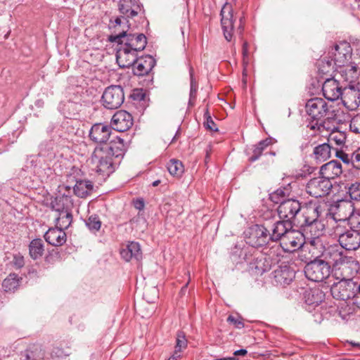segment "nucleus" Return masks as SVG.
<instances>
[{
	"label": "nucleus",
	"instance_id": "5",
	"mask_svg": "<svg viewBox=\"0 0 360 360\" xmlns=\"http://www.w3.org/2000/svg\"><path fill=\"white\" fill-rule=\"evenodd\" d=\"M119 10L122 15L117 17L115 20L114 28L125 27L129 29L130 24L128 18H132L137 15L141 11V6L136 0H120L119 2Z\"/></svg>",
	"mask_w": 360,
	"mask_h": 360
},
{
	"label": "nucleus",
	"instance_id": "32",
	"mask_svg": "<svg viewBox=\"0 0 360 360\" xmlns=\"http://www.w3.org/2000/svg\"><path fill=\"white\" fill-rule=\"evenodd\" d=\"M28 248L30 257L34 260L38 259L44 252V242L41 238H34L30 241Z\"/></svg>",
	"mask_w": 360,
	"mask_h": 360
},
{
	"label": "nucleus",
	"instance_id": "27",
	"mask_svg": "<svg viewBox=\"0 0 360 360\" xmlns=\"http://www.w3.org/2000/svg\"><path fill=\"white\" fill-rule=\"evenodd\" d=\"M307 127L311 130L317 129L320 133H326L325 135H332V134L335 132L342 133L337 126V124L329 120H325L323 122H319V120L314 122L311 121L307 124Z\"/></svg>",
	"mask_w": 360,
	"mask_h": 360
},
{
	"label": "nucleus",
	"instance_id": "19",
	"mask_svg": "<svg viewBox=\"0 0 360 360\" xmlns=\"http://www.w3.org/2000/svg\"><path fill=\"white\" fill-rule=\"evenodd\" d=\"M112 130L117 132L127 131L133 124L131 115L125 110L117 112L112 118Z\"/></svg>",
	"mask_w": 360,
	"mask_h": 360
},
{
	"label": "nucleus",
	"instance_id": "24",
	"mask_svg": "<svg viewBox=\"0 0 360 360\" xmlns=\"http://www.w3.org/2000/svg\"><path fill=\"white\" fill-rule=\"evenodd\" d=\"M319 173L329 181L334 179L342 174V164L338 160H330L321 167Z\"/></svg>",
	"mask_w": 360,
	"mask_h": 360
},
{
	"label": "nucleus",
	"instance_id": "16",
	"mask_svg": "<svg viewBox=\"0 0 360 360\" xmlns=\"http://www.w3.org/2000/svg\"><path fill=\"white\" fill-rule=\"evenodd\" d=\"M338 242L346 250H356L360 248V232L353 229L346 230L339 235Z\"/></svg>",
	"mask_w": 360,
	"mask_h": 360
},
{
	"label": "nucleus",
	"instance_id": "44",
	"mask_svg": "<svg viewBox=\"0 0 360 360\" xmlns=\"http://www.w3.org/2000/svg\"><path fill=\"white\" fill-rule=\"evenodd\" d=\"M335 156L341 160L343 163L347 166H352L354 169V158H353V153L349 155L344 152L342 150H336Z\"/></svg>",
	"mask_w": 360,
	"mask_h": 360
},
{
	"label": "nucleus",
	"instance_id": "26",
	"mask_svg": "<svg viewBox=\"0 0 360 360\" xmlns=\"http://www.w3.org/2000/svg\"><path fill=\"white\" fill-rule=\"evenodd\" d=\"M44 237L49 244L56 247L63 245L67 240L64 230L57 226L55 228H49Z\"/></svg>",
	"mask_w": 360,
	"mask_h": 360
},
{
	"label": "nucleus",
	"instance_id": "57",
	"mask_svg": "<svg viewBox=\"0 0 360 360\" xmlns=\"http://www.w3.org/2000/svg\"><path fill=\"white\" fill-rule=\"evenodd\" d=\"M248 354V351L245 349H240L233 352V356L237 359V356H245Z\"/></svg>",
	"mask_w": 360,
	"mask_h": 360
},
{
	"label": "nucleus",
	"instance_id": "11",
	"mask_svg": "<svg viewBox=\"0 0 360 360\" xmlns=\"http://www.w3.org/2000/svg\"><path fill=\"white\" fill-rule=\"evenodd\" d=\"M329 55H331V57H333L336 69L354 63L352 61V49L349 44L346 41L336 44L332 48Z\"/></svg>",
	"mask_w": 360,
	"mask_h": 360
},
{
	"label": "nucleus",
	"instance_id": "2",
	"mask_svg": "<svg viewBox=\"0 0 360 360\" xmlns=\"http://www.w3.org/2000/svg\"><path fill=\"white\" fill-rule=\"evenodd\" d=\"M340 82L345 86V101L350 110L360 105V71L356 63L336 69Z\"/></svg>",
	"mask_w": 360,
	"mask_h": 360
},
{
	"label": "nucleus",
	"instance_id": "49",
	"mask_svg": "<svg viewBox=\"0 0 360 360\" xmlns=\"http://www.w3.org/2000/svg\"><path fill=\"white\" fill-rule=\"evenodd\" d=\"M12 264L15 269H20L25 264L24 257L20 252L14 254L13 255Z\"/></svg>",
	"mask_w": 360,
	"mask_h": 360
},
{
	"label": "nucleus",
	"instance_id": "58",
	"mask_svg": "<svg viewBox=\"0 0 360 360\" xmlns=\"http://www.w3.org/2000/svg\"><path fill=\"white\" fill-rule=\"evenodd\" d=\"M133 96L134 98H136L139 101H142V100H144V98H145V94L137 90V91H134Z\"/></svg>",
	"mask_w": 360,
	"mask_h": 360
},
{
	"label": "nucleus",
	"instance_id": "55",
	"mask_svg": "<svg viewBox=\"0 0 360 360\" xmlns=\"http://www.w3.org/2000/svg\"><path fill=\"white\" fill-rule=\"evenodd\" d=\"M51 358H53V359H54V358L61 359V358H63L64 356H66L67 354H65L63 349L59 348V347H55L51 351Z\"/></svg>",
	"mask_w": 360,
	"mask_h": 360
},
{
	"label": "nucleus",
	"instance_id": "35",
	"mask_svg": "<svg viewBox=\"0 0 360 360\" xmlns=\"http://www.w3.org/2000/svg\"><path fill=\"white\" fill-rule=\"evenodd\" d=\"M346 193L345 198L348 199L349 202H360V181L348 183L345 186Z\"/></svg>",
	"mask_w": 360,
	"mask_h": 360
},
{
	"label": "nucleus",
	"instance_id": "6",
	"mask_svg": "<svg viewBox=\"0 0 360 360\" xmlns=\"http://www.w3.org/2000/svg\"><path fill=\"white\" fill-rule=\"evenodd\" d=\"M306 265L304 272L306 277L314 282H321L328 278L331 273V269L327 262L323 259L304 261Z\"/></svg>",
	"mask_w": 360,
	"mask_h": 360
},
{
	"label": "nucleus",
	"instance_id": "12",
	"mask_svg": "<svg viewBox=\"0 0 360 360\" xmlns=\"http://www.w3.org/2000/svg\"><path fill=\"white\" fill-rule=\"evenodd\" d=\"M124 101V91L120 86H110L107 87L102 96L103 106L110 110L120 108Z\"/></svg>",
	"mask_w": 360,
	"mask_h": 360
},
{
	"label": "nucleus",
	"instance_id": "10",
	"mask_svg": "<svg viewBox=\"0 0 360 360\" xmlns=\"http://www.w3.org/2000/svg\"><path fill=\"white\" fill-rule=\"evenodd\" d=\"M322 91L328 101H334L341 98L344 105L350 110L349 105L345 101V86L340 81L334 78L327 79L322 85Z\"/></svg>",
	"mask_w": 360,
	"mask_h": 360
},
{
	"label": "nucleus",
	"instance_id": "39",
	"mask_svg": "<svg viewBox=\"0 0 360 360\" xmlns=\"http://www.w3.org/2000/svg\"><path fill=\"white\" fill-rule=\"evenodd\" d=\"M167 169L171 175L180 177L184 172V167L180 160L171 159L167 163Z\"/></svg>",
	"mask_w": 360,
	"mask_h": 360
},
{
	"label": "nucleus",
	"instance_id": "23",
	"mask_svg": "<svg viewBox=\"0 0 360 360\" xmlns=\"http://www.w3.org/2000/svg\"><path fill=\"white\" fill-rule=\"evenodd\" d=\"M155 63V60L149 55L137 58L132 65L133 72L139 77L146 75L153 70Z\"/></svg>",
	"mask_w": 360,
	"mask_h": 360
},
{
	"label": "nucleus",
	"instance_id": "7",
	"mask_svg": "<svg viewBox=\"0 0 360 360\" xmlns=\"http://www.w3.org/2000/svg\"><path fill=\"white\" fill-rule=\"evenodd\" d=\"M246 243L252 248H260L271 240L270 232L264 224H255L244 233Z\"/></svg>",
	"mask_w": 360,
	"mask_h": 360
},
{
	"label": "nucleus",
	"instance_id": "52",
	"mask_svg": "<svg viewBox=\"0 0 360 360\" xmlns=\"http://www.w3.org/2000/svg\"><path fill=\"white\" fill-rule=\"evenodd\" d=\"M353 158H354V169H356V175L360 178V147L353 152Z\"/></svg>",
	"mask_w": 360,
	"mask_h": 360
},
{
	"label": "nucleus",
	"instance_id": "14",
	"mask_svg": "<svg viewBox=\"0 0 360 360\" xmlns=\"http://www.w3.org/2000/svg\"><path fill=\"white\" fill-rule=\"evenodd\" d=\"M306 111L311 121L316 122L325 117L328 112L327 103L321 98H313L309 99L305 105Z\"/></svg>",
	"mask_w": 360,
	"mask_h": 360
},
{
	"label": "nucleus",
	"instance_id": "37",
	"mask_svg": "<svg viewBox=\"0 0 360 360\" xmlns=\"http://www.w3.org/2000/svg\"><path fill=\"white\" fill-rule=\"evenodd\" d=\"M72 221V214L70 210L59 213L56 218V224L63 230L67 229Z\"/></svg>",
	"mask_w": 360,
	"mask_h": 360
},
{
	"label": "nucleus",
	"instance_id": "20",
	"mask_svg": "<svg viewBox=\"0 0 360 360\" xmlns=\"http://www.w3.org/2000/svg\"><path fill=\"white\" fill-rule=\"evenodd\" d=\"M294 223L289 219H281L276 221L272 226L270 238L271 241L277 242L281 238H285L291 229L293 227Z\"/></svg>",
	"mask_w": 360,
	"mask_h": 360
},
{
	"label": "nucleus",
	"instance_id": "36",
	"mask_svg": "<svg viewBox=\"0 0 360 360\" xmlns=\"http://www.w3.org/2000/svg\"><path fill=\"white\" fill-rule=\"evenodd\" d=\"M20 278L15 273L10 274L2 282V288L5 292H13L20 285Z\"/></svg>",
	"mask_w": 360,
	"mask_h": 360
},
{
	"label": "nucleus",
	"instance_id": "45",
	"mask_svg": "<svg viewBox=\"0 0 360 360\" xmlns=\"http://www.w3.org/2000/svg\"><path fill=\"white\" fill-rule=\"evenodd\" d=\"M250 268L257 275H262L266 271L262 259H258L257 258H255V260L250 262Z\"/></svg>",
	"mask_w": 360,
	"mask_h": 360
},
{
	"label": "nucleus",
	"instance_id": "48",
	"mask_svg": "<svg viewBox=\"0 0 360 360\" xmlns=\"http://www.w3.org/2000/svg\"><path fill=\"white\" fill-rule=\"evenodd\" d=\"M309 243V247L318 248L319 250L324 249L320 236H306L305 243Z\"/></svg>",
	"mask_w": 360,
	"mask_h": 360
},
{
	"label": "nucleus",
	"instance_id": "28",
	"mask_svg": "<svg viewBox=\"0 0 360 360\" xmlns=\"http://www.w3.org/2000/svg\"><path fill=\"white\" fill-rule=\"evenodd\" d=\"M120 255L126 262H129L132 259L140 261L142 259V252L140 245L137 242H130L120 251Z\"/></svg>",
	"mask_w": 360,
	"mask_h": 360
},
{
	"label": "nucleus",
	"instance_id": "1",
	"mask_svg": "<svg viewBox=\"0 0 360 360\" xmlns=\"http://www.w3.org/2000/svg\"><path fill=\"white\" fill-rule=\"evenodd\" d=\"M91 138V136H89ZM92 136V141L97 143L94 155L98 159L96 172L103 179L108 178L115 170L114 159L122 158L127 150V146L120 136Z\"/></svg>",
	"mask_w": 360,
	"mask_h": 360
},
{
	"label": "nucleus",
	"instance_id": "62",
	"mask_svg": "<svg viewBox=\"0 0 360 360\" xmlns=\"http://www.w3.org/2000/svg\"><path fill=\"white\" fill-rule=\"evenodd\" d=\"M211 151H212V146L210 144L207 146V147L206 148V155H205V162H207L208 161V160L210 159V155Z\"/></svg>",
	"mask_w": 360,
	"mask_h": 360
},
{
	"label": "nucleus",
	"instance_id": "60",
	"mask_svg": "<svg viewBox=\"0 0 360 360\" xmlns=\"http://www.w3.org/2000/svg\"><path fill=\"white\" fill-rule=\"evenodd\" d=\"M181 357V352H177V350H174V353L172 356L168 359L169 360H178Z\"/></svg>",
	"mask_w": 360,
	"mask_h": 360
},
{
	"label": "nucleus",
	"instance_id": "4",
	"mask_svg": "<svg viewBox=\"0 0 360 360\" xmlns=\"http://www.w3.org/2000/svg\"><path fill=\"white\" fill-rule=\"evenodd\" d=\"M128 30L125 27L115 29V32L118 33L110 35L109 41L127 46L136 52L143 51L147 44L146 37L143 34H127Z\"/></svg>",
	"mask_w": 360,
	"mask_h": 360
},
{
	"label": "nucleus",
	"instance_id": "46",
	"mask_svg": "<svg viewBox=\"0 0 360 360\" xmlns=\"http://www.w3.org/2000/svg\"><path fill=\"white\" fill-rule=\"evenodd\" d=\"M187 347V340L186 339L185 333L183 331H178L176 334V340L175 349L177 352H181L182 349H185Z\"/></svg>",
	"mask_w": 360,
	"mask_h": 360
},
{
	"label": "nucleus",
	"instance_id": "63",
	"mask_svg": "<svg viewBox=\"0 0 360 360\" xmlns=\"http://www.w3.org/2000/svg\"><path fill=\"white\" fill-rule=\"evenodd\" d=\"M243 55L244 57L248 56V43L245 41L243 44Z\"/></svg>",
	"mask_w": 360,
	"mask_h": 360
},
{
	"label": "nucleus",
	"instance_id": "30",
	"mask_svg": "<svg viewBox=\"0 0 360 360\" xmlns=\"http://www.w3.org/2000/svg\"><path fill=\"white\" fill-rule=\"evenodd\" d=\"M94 189L93 183L89 180H77L73 188L74 193L79 198L89 195Z\"/></svg>",
	"mask_w": 360,
	"mask_h": 360
},
{
	"label": "nucleus",
	"instance_id": "47",
	"mask_svg": "<svg viewBox=\"0 0 360 360\" xmlns=\"http://www.w3.org/2000/svg\"><path fill=\"white\" fill-rule=\"evenodd\" d=\"M309 254L310 257L306 258L304 261H314L322 259L324 249H319L318 248L308 247Z\"/></svg>",
	"mask_w": 360,
	"mask_h": 360
},
{
	"label": "nucleus",
	"instance_id": "61",
	"mask_svg": "<svg viewBox=\"0 0 360 360\" xmlns=\"http://www.w3.org/2000/svg\"><path fill=\"white\" fill-rule=\"evenodd\" d=\"M243 29H244V22H243V18H240V23H239V25L238 27V32L239 33V34H241L243 31Z\"/></svg>",
	"mask_w": 360,
	"mask_h": 360
},
{
	"label": "nucleus",
	"instance_id": "54",
	"mask_svg": "<svg viewBox=\"0 0 360 360\" xmlns=\"http://www.w3.org/2000/svg\"><path fill=\"white\" fill-rule=\"evenodd\" d=\"M204 127L210 132L217 131L216 124L214 123V122L213 121L210 116L207 117L206 121L204 122Z\"/></svg>",
	"mask_w": 360,
	"mask_h": 360
},
{
	"label": "nucleus",
	"instance_id": "51",
	"mask_svg": "<svg viewBox=\"0 0 360 360\" xmlns=\"http://www.w3.org/2000/svg\"><path fill=\"white\" fill-rule=\"evenodd\" d=\"M227 322L233 324L236 328L240 329L244 327V323L240 317H235L233 315H229L227 318Z\"/></svg>",
	"mask_w": 360,
	"mask_h": 360
},
{
	"label": "nucleus",
	"instance_id": "3",
	"mask_svg": "<svg viewBox=\"0 0 360 360\" xmlns=\"http://www.w3.org/2000/svg\"><path fill=\"white\" fill-rule=\"evenodd\" d=\"M320 205H310L303 210V221H300V229L305 236H320L323 225L318 220L320 216Z\"/></svg>",
	"mask_w": 360,
	"mask_h": 360
},
{
	"label": "nucleus",
	"instance_id": "38",
	"mask_svg": "<svg viewBox=\"0 0 360 360\" xmlns=\"http://www.w3.org/2000/svg\"><path fill=\"white\" fill-rule=\"evenodd\" d=\"M318 68L319 71L323 74L329 72L333 70L336 71V65L334 64L331 55L320 59L318 62Z\"/></svg>",
	"mask_w": 360,
	"mask_h": 360
},
{
	"label": "nucleus",
	"instance_id": "50",
	"mask_svg": "<svg viewBox=\"0 0 360 360\" xmlns=\"http://www.w3.org/2000/svg\"><path fill=\"white\" fill-rule=\"evenodd\" d=\"M349 128L352 132L360 134V114H357L351 120Z\"/></svg>",
	"mask_w": 360,
	"mask_h": 360
},
{
	"label": "nucleus",
	"instance_id": "18",
	"mask_svg": "<svg viewBox=\"0 0 360 360\" xmlns=\"http://www.w3.org/2000/svg\"><path fill=\"white\" fill-rule=\"evenodd\" d=\"M274 281L277 285L285 287L292 282L295 271L290 266H279L273 272Z\"/></svg>",
	"mask_w": 360,
	"mask_h": 360
},
{
	"label": "nucleus",
	"instance_id": "15",
	"mask_svg": "<svg viewBox=\"0 0 360 360\" xmlns=\"http://www.w3.org/2000/svg\"><path fill=\"white\" fill-rule=\"evenodd\" d=\"M220 15L221 27L224 38L227 41H231L233 39V32L234 27V19L232 6L229 4H226L221 10Z\"/></svg>",
	"mask_w": 360,
	"mask_h": 360
},
{
	"label": "nucleus",
	"instance_id": "64",
	"mask_svg": "<svg viewBox=\"0 0 360 360\" xmlns=\"http://www.w3.org/2000/svg\"><path fill=\"white\" fill-rule=\"evenodd\" d=\"M356 297H360V283H356Z\"/></svg>",
	"mask_w": 360,
	"mask_h": 360
},
{
	"label": "nucleus",
	"instance_id": "22",
	"mask_svg": "<svg viewBox=\"0 0 360 360\" xmlns=\"http://www.w3.org/2000/svg\"><path fill=\"white\" fill-rule=\"evenodd\" d=\"M255 248L249 245L240 247L237 244L231 252V259L236 263L245 262L250 264L255 259L254 255L256 250Z\"/></svg>",
	"mask_w": 360,
	"mask_h": 360
},
{
	"label": "nucleus",
	"instance_id": "9",
	"mask_svg": "<svg viewBox=\"0 0 360 360\" xmlns=\"http://www.w3.org/2000/svg\"><path fill=\"white\" fill-rule=\"evenodd\" d=\"M356 282L353 279L343 278L335 283L330 288L333 298L339 300H347L356 297Z\"/></svg>",
	"mask_w": 360,
	"mask_h": 360
},
{
	"label": "nucleus",
	"instance_id": "40",
	"mask_svg": "<svg viewBox=\"0 0 360 360\" xmlns=\"http://www.w3.org/2000/svg\"><path fill=\"white\" fill-rule=\"evenodd\" d=\"M288 189L285 187H281L269 193V200L275 204H281L283 201H285L286 197L288 196Z\"/></svg>",
	"mask_w": 360,
	"mask_h": 360
},
{
	"label": "nucleus",
	"instance_id": "59",
	"mask_svg": "<svg viewBox=\"0 0 360 360\" xmlns=\"http://www.w3.org/2000/svg\"><path fill=\"white\" fill-rule=\"evenodd\" d=\"M346 138L347 136H335L333 140L335 141L337 145L342 146L345 143Z\"/></svg>",
	"mask_w": 360,
	"mask_h": 360
},
{
	"label": "nucleus",
	"instance_id": "34",
	"mask_svg": "<svg viewBox=\"0 0 360 360\" xmlns=\"http://www.w3.org/2000/svg\"><path fill=\"white\" fill-rule=\"evenodd\" d=\"M276 141L272 136H267L264 140L259 141L257 145L254 146L253 154L248 158L250 162H255L262 155L264 150Z\"/></svg>",
	"mask_w": 360,
	"mask_h": 360
},
{
	"label": "nucleus",
	"instance_id": "31",
	"mask_svg": "<svg viewBox=\"0 0 360 360\" xmlns=\"http://www.w3.org/2000/svg\"><path fill=\"white\" fill-rule=\"evenodd\" d=\"M71 203V197L66 195H58L51 200L50 207L51 210L59 213L69 210Z\"/></svg>",
	"mask_w": 360,
	"mask_h": 360
},
{
	"label": "nucleus",
	"instance_id": "53",
	"mask_svg": "<svg viewBox=\"0 0 360 360\" xmlns=\"http://www.w3.org/2000/svg\"><path fill=\"white\" fill-rule=\"evenodd\" d=\"M191 75V86H190V102L192 99L195 98L198 84L196 81L194 79L192 72H190Z\"/></svg>",
	"mask_w": 360,
	"mask_h": 360
},
{
	"label": "nucleus",
	"instance_id": "41",
	"mask_svg": "<svg viewBox=\"0 0 360 360\" xmlns=\"http://www.w3.org/2000/svg\"><path fill=\"white\" fill-rule=\"evenodd\" d=\"M101 134L111 135L112 127L103 123H97L91 126L89 130V135H99Z\"/></svg>",
	"mask_w": 360,
	"mask_h": 360
},
{
	"label": "nucleus",
	"instance_id": "56",
	"mask_svg": "<svg viewBox=\"0 0 360 360\" xmlns=\"http://www.w3.org/2000/svg\"><path fill=\"white\" fill-rule=\"evenodd\" d=\"M134 207L141 211L143 210L145 207L144 200L143 198H137L136 200H134Z\"/></svg>",
	"mask_w": 360,
	"mask_h": 360
},
{
	"label": "nucleus",
	"instance_id": "33",
	"mask_svg": "<svg viewBox=\"0 0 360 360\" xmlns=\"http://www.w3.org/2000/svg\"><path fill=\"white\" fill-rule=\"evenodd\" d=\"M331 146L328 143H323L314 148L313 155L316 162H324L330 157Z\"/></svg>",
	"mask_w": 360,
	"mask_h": 360
},
{
	"label": "nucleus",
	"instance_id": "8",
	"mask_svg": "<svg viewBox=\"0 0 360 360\" xmlns=\"http://www.w3.org/2000/svg\"><path fill=\"white\" fill-rule=\"evenodd\" d=\"M306 208L302 207L301 202L293 198L287 199L283 201L278 207L277 211L280 219H289L294 224L300 223V220L297 219L299 213Z\"/></svg>",
	"mask_w": 360,
	"mask_h": 360
},
{
	"label": "nucleus",
	"instance_id": "29",
	"mask_svg": "<svg viewBox=\"0 0 360 360\" xmlns=\"http://www.w3.org/2000/svg\"><path fill=\"white\" fill-rule=\"evenodd\" d=\"M285 238L294 250L302 248L306 243V236L302 231L295 230L293 227Z\"/></svg>",
	"mask_w": 360,
	"mask_h": 360
},
{
	"label": "nucleus",
	"instance_id": "17",
	"mask_svg": "<svg viewBox=\"0 0 360 360\" xmlns=\"http://www.w3.org/2000/svg\"><path fill=\"white\" fill-rule=\"evenodd\" d=\"M303 300L306 309L311 311L325 300V293L319 288H307L303 292Z\"/></svg>",
	"mask_w": 360,
	"mask_h": 360
},
{
	"label": "nucleus",
	"instance_id": "13",
	"mask_svg": "<svg viewBox=\"0 0 360 360\" xmlns=\"http://www.w3.org/2000/svg\"><path fill=\"white\" fill-rule=\"evenodd\" d=\"M332 188L331 181L321 175L310 179L307 184V193L316 198L326 196Z\"/></svg>",
	"mask_w": 360,
	"mask_h": 360
},
{
	"label": "nucleus",
	"instance_id": "43",
	"mask_svg": "<svg viewBox=\"0 0 360 360\" xmlns=\"http://www.w3.org/2000/svg\"><path fill=\"white\" fill-rule=\"evenodd\" d=\"M353 207L352 205H350ZM350 229L358 230L360 232V211L355 210L354 207L352 209V212L347 218Z\"/></svg>",
	"mask_w": 360,
	"mask_h": 360
},
{
	"label": "nucleus",
	"instance_id": "21",
	"mask_svg": "<svg viewBox=\"0 0 360 360\" xmlns=\"http://www.w3.org/2000/svg\"><path fill=\"white\" fill-rule=\"evenodd\" d=\"M120 46L116 53L117 63L121 68H129L132 66L136 61L137 53L136 51L129 49L120 44Z\"/></svg>",
	"mask_w": 360,
	"mask_h": 360
},
{
	"label": "nucleus",
	"instance_id": "42",
	"mask_svg": "<svg viewBox=\"0 0 360 360\" xmlns=\"http://www.w3.org/2000/svg\"><path fill=\"white\" fill-rule=\"evenodd\" d=\"M86 226L91 232L96 233L101 227L102 222L97 214H91L85 221Z\"/></svg>",
	"mask_w": 360,
	"mask_h": 360
},
{
	"label": "nucleus",
	"instance_id": "25",
	"mask_svg": "<svg viewBox=\"0 0 360 360\" xmlns=\"http://www.w3.org/2000/svg\"><path fill=\"white\" fill-rule=\"evenodd\" d=\"M322 259L328 262L331 268L332 266H337L339 264H343L345 257L343 255L342 251L340 250L338 247L335 245L330 246L327 249L324 248Z\"/></svg>",
	"mask_w": 360,
	"mask_h": 360
}]
</instances>
